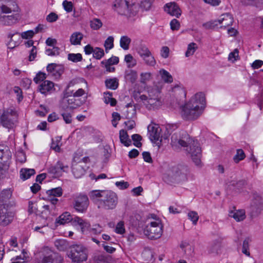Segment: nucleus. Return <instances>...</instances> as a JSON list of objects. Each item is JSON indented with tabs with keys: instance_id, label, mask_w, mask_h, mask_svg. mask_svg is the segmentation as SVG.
<instances>
[{
	"instance_id": "1",
	"label": "nucleus",
	"mask_w": 263,
	"mask_h": 263,
	"mask_svg": "<svg viewBox=\"0 0 263 263\" xmlns=\"http://www.w3.org/2000/svg\"><path fill=\"white\" fill-rule=\"evenodd\" d=\"M171 145L176 148L179 146L186 147V151L191 155L192 160L196 165L201 163V150L197 141L191 138L184 130L175 132L171 137Z\"/></svg>"
},
{
	"instance_id": "2",
	"label": "nucleus",
	"mask_w": 263,
	"mask_h": 263,
	"mask_svg": "<svg viewBox=\"0 0 263 263\" xmlns=\"http://www.w3.org/2000/svg\"><path fill=\"white\" fill-rule=\"evenodd\" d=\"M173 107L180 106V114L185 120H195L202 114L205 106V98L202 92H199L193 96L184 105L180 106L179 102L172 104Z\"/></svg>"
},
{
	"instance_id": "3",
	"label": "nucleus",
	"mask_w": 263,
	"mask_h": 263,
	"mask_svg": "<svg viewBox=\"0 0 263 263\" xmlns=\"http://www.w3.org/2000/svg\"><path fill=\"white\" fill-rule=\"evenodd\" d=\"M90 200L98 209L112 210L118 203L116 194L109 190H92L89 193Z\"/></svg>"
},
{
	"instance_id": "4",
	"label": "nucleus",
	"mask_w": 263,
	"mask_h": 263,
	"mask_svg": "<svg viewBox=\"0 0 263 263\" xmlns=\"http://www.w3.org/2000/svg\"><path fill=\"white\" fill-rule=\"evenodd\" d=\"M190 171L186 166H168L163 173V179L168 183H179L187 180Z\"/></svg>"
},
{
	"instance_id": "5",
	"label": "nucleus",
	"mask_w": 263,
	"mask_h": 263,
	"mask_svg": "<svg viewBox=\"0 0 263 263\" xmlns=\"http://www.w3.org/2000/svg\"><path fill=\"white\" fill-rule=\"evenodd\" d=\"M114 8L118 14L130 17L137 14L139 6L135 0H116Z\"/></svg>"
},
{
	"instance_id": "6",
	"label": "nucleus",
	"mask_w": 263,
	"mask_h": 263,
	"mask_svg": "<svg viewBox=\"0 0 263 263\" xmlns=\"http://www.w3.org/2000/svg\"><path fill=\"white\" fill-rule=\"evenodd\" d=\"M17 8L16 5L11 7L10 5H6L0 2V24L4 25H11L16 23L19 19L18 14L6 15L15 11Z\"/></svg>"
},
{
	"instance_id": "7",
	"label": "nucleus",
	"mask_w": 263,
	"mask_h": 263,
	"mask_svg": "<svg viewBox=\"0 0 263 263\" xmlns=\"http://www.w3.org/2000/svg\"><path fill=\"white\" fill-rule=\"evenodd\" d=\"M140 99L148 110L157 109L162 105L160 91L156 88L149 89L147 96L142 95Z\"/></svg>"
},
{
	"instance_id": "8",
	"label": "nucleus",
	"mask_w": 263,
	"mask_h": 263,
	"mask_svg": "<svg viewBox=\"0 0 263 263\" xmlns=\"http://www.w3.org/2000/svg\"><path fill=\"white\" fill-rule=\"evenodd\" d=\"M37 263H62L63 258L48 247L43 248L37 254Z\"/></svg>"
},
{
	"instance_id": "9",
	"label": "nucleus",
	"mask_w": 263,
	"mask_h": 263,
	"mask_svg": "<svg viewBox=\"0 0 263 263\" xmlns=\"http://www.w3.org/2000/svg\"><path fill=\"white\" fill-rule=\"evenodd\" d=\"M163 233V226L159 219L151 221L144 229V234L149 239L159 238Z\"/></svg>"
},
{
	"instance_id": "10",
	"label": "nucleus",
	"mask_w": 263,
	"mask_h": 263,
	"mask_svg": "<svg viewBox=\"0 0 263 263\" xmlns=\"http://www.w3.org/2000/svg\"><path fill=\"white\" fill-rule=\"evenodd\" d=\"M68 256L74 262L80 263L87 258V250L81 245H74L71 246Z\"/></svg>"
},
{
	"instance_id": "11",
	"label": "nucleus",
	"mask_w": 263,
	"mask_h": 263,
	"mask_svg": "<svg viewBox=\"0 0 263 263\" xmlns=\"http://www.w3.org/2000/svg\"><path fill=\"white\" fill-rule=\"evenodd\" d=\"M17 114L14 107L4 110L1 116V122L3 126L10 128L13 127L17 119Z\"/></svg>"
},
{
	"instance_id": "12",
	"label": "nucleus",
	"mask_w": 263,
	"mask_h": 263,
	"mask_svg": "<svg viewBox=\"0 0 263 263\" xmlns=\"http://www.w3.org/2000/svg\"><path fill=\"white\" fill-rule=\"evenodd\" d=\"M86 99L82 100L70 96L69 92H66L61 102V107L64 110L77 108L83 104Z\"/></svg>"
},
{
	"instance_id": "13",
	"label": "nucleus",
	"mask_w": 263,
	"mask_h": 263,
	"mask_svg": "<svg viewBox=\"0 0 263 263\" xmlns=\"http://www.w3.org/2000/svg\"><path fill=\"white\" fill-rule=\"evenodd\" d=\"M137 51L140 57L144 61L145 64L154 66L156 62L148 47L145 45H140L137 48Z\"/></svg>"
},
{
	"instance_id": "14",
	"label": "nucleus",
	"mask_w": 263,
	"mask_h": 263,
	"mask_svg": "<svg viewBox=\"0 0 263 263\" xmlns=\"http://www.w3.org/2000/svg\"><path fill=\"white\" fill-rule=\"evenodd\" d=\"M89 203V202L87 196L81 194L74 198L73 206L77 212L84 213L86 211Z\"/></svg>"
},
{
	"instance_id": "15",
	"label": "nucleus",
	"mask_w": 263,
	"mask_h": 263,
	"mask_svg": "<svg viewBox=\"0 0 263 263\" xmlns=\"http://www.w3.org/2000/svg\"><path fill=\"white\" fill-rule=\"evenodd\" d=\"M68 170L67 165L61 161H58L55 164L48 168V173L52 174L55 177H59L61 176L64 172H67Z\"/></svg>"
},
{
	"instance_id": "16",
	"label": "nucleus",
	"mask_w": 263,
	"mask_h": 263,
	"mask_svg": "<svg viewBox=\"0 0 263 263\" xmlns=\"http://www.w3.org/2000/svg\"><path fill=\"white\" fill-rule=\"evenodd\" d=\"M147 129L151 141H162L161 129L158 124H150L148 126Z\"/></svg>"
},
{
	"instance_id": "17",
	"label": "nucleus",
	"mask_w": 263,
	"mask_h": 263,
	"mask_svg": "<svg viewBox=\"0 0 263 263\" xmlns=\"http://www.w3.org/2000/svg\"><path fill=\"white\" fill-rule=\"evenodd\" d=\"M164 10L170 15L175 16L177 18L179 17L182 13L179 6L175 2H170L166 4L164 6Z\"/></svg>"
},
{
	"instance_id": "18",
	"label": "nucleus",
	"mask_w": 263,
	"mask_h": 263,
	"mask_svg": "<svg viewBox=\"0 0 263 263\" xmlns=\"http://www.w3.org/2000/svg\"><path fill=\"white\" fill-rule=\"evenodd\" d=\"M13 214L9 212L4 206H0V223L3 226H7L13 219Z\"/></svg>"
},
{
	"instance_id": "19",
	"label": "nucleus",
	"mask_w": 263,
	"mask_h": 263,
	"mask_svg": "<svg viewBox=\"0 0 263 263\" xmlns=\"http://www.w3.org/2000/svg\"><path fill=\"white\" fill-rule=\"evenodd\" d=\"M64 70L63 66L55 63L49 64L47 66V71L48 74L54 77L55 78H60L63 73Z\"/></svg>"
},
{
	"instance_id": "20",
	"label": "nucleus",
	"mask_w": 263,
	"mask_h": 263,
	"mask_svg": "<svg viewBox=\"0 0 263 263\" xmlns=\"http://www.w3.org/2000/svg\"><path fill=\"white\" fill-rule=\"evenodd\" d=\"M87 166L81 162H73L72 165V172L76 178H80L85 173Z\"/></svg>"
},
{
	"instance_id": "21",
	"label": "nucleus",
	"mask_w": 263,
	"mask_h": 263,
	"mask_svg": "<svg viewBox=\"0 0 263 263\" xmlns=\"http://www.w3.org/2000/svg\"><path fill=\"white\" fill-rule=\"evenodd\" d=\"M11 158V153L9 148L3 145H0V163L6 165Z\"/></svg>"
},
{
	"instance_id": "22",
	"label": "nucleus",
	"mask_w": 263,
	"mask_h": 263,
	"mask_svg": "<svg viewBox=\"0 0 263 263\" xmlns=\"http://www.w3.org/2000/svg\"><path fill=\"white\" fill-rule=\"evenodd\" d=\"M217 23L221 24V28H226L232 25L233 23V17L230 13H225L221 16V18L217 21Z\"/></svg>"
},
{
	"instance_id": "23",
	"label": "nucleus",
	"mask_w": 263,
	"mask_h": 263,
	"mask_svg": "<svg viewBox=\"0 0 263 263\" xmlns=\"http://www.w3.org/2000/svg\"><path fill=\"white\" fill-rule=\"evenodd\" d=\"M54 83L50 81L46 80L43 81L39 85V90L43 94H46L51 92L54 90Z\"/></svg>"
},
{
	"instance_id": "24",
	"label": "nucleus",
	"mask_w": 263,
	"mask_h": 263,
	"mask_svg": "<svg viewBox=\"0 0 263 263\" xmlns=\"http://www.w3.org/2000/svg\"><path fill=\"white\" fill-rule=\"evenodd\" d=\"M73 224H78L81 227V231L84 233L88 230L90 227V223L86 220H84L80 217H75L73 220Z\"/></svg>"
},
{
	"instance_id": "25",
	"label": "nucleus",
	"mask_w": 263,
	"mask_h": 263,
	"mask_svg": "<svg viewBox=\"0 0 263 263\" xmlns=\"http://www.w3.org/2000/svg\"><path fill=\"white\" fill-rule=\"evenodd\" d=\"M83 34L80 32H74L71 35L69 41L71 45H79L83 39Z\"/></svg>"
},
{
	"instance_id": "26",
	"label": "nucleus",
	"mask_w": 263,
	"mask_h": 263,
	"mask_svg": "<svg viewBox=\"0 0 263 263\" xmlns=\"http://www.w3.org/2000/svg\"><path fill=\"white\" fill-rule=\"evenodd\" d=\"M229 216L233 218L237 221L243 220L245 217V212L243 210L231 211L230 212Z\"/></svg>"
},
{
	"instance_id": "27",
	"label": "nucleus",
	"mask_w": 263,
	"mask_h": 263,
	"mask_svg": "<svg viewBox=\"0 0 263 263\" xmlns=\"http://www.w3.org/2000/svg\"><path fill=\"white\" fill-rule=\"evenodd\" d=\"M105 85L108 89L116 90L119 86V80L116 78L107 79L105 81Z\"/></svg>"
},
{
	"instance_id": "28",
	"label": "nucleus",
	"mask_w": 263,
	"mask_h": 263,
	"mask_svg": "<svg viewBox=\"0 0 263 263\" xmlns=\"http://www.w3.org/2000/svg\"><path fill=\"white\" fill-rule=\"evenodd\" d=\"M119 138L121 143L125 146H129L131 144L132 141L126 130L122 129L120 131Z\"/></svg>"
},
{
	"instance_id": "29",
	"label": "nucleus",
	"mask_w": 263,
	"mask_h": 263,
	"mask_svg": "<svg viewBox=\"0 0 263 263\" xmlns=\"http://www.w3.org/2000/svg\"><path fill=\"white\" fill-rule=\"evenodd\" d=\"M35 173V171L34 169L22 168L20 171V177L22 180H25L34 175Z\"/></svg>"
},
{
	"instance_id": "30",
	"label": "nucleus",
	"mask_w": 263,
	"mask_h": 263,
	"mask_svg": "<svg viewBox=\"0 0 263 263\" xmlns=\"http://www.w3.org/2000/svg\"><path fill=\"white\" fill-rule=\"evenodd\" d=\"M73 218L70 214L69 212H65L60 215L59 217V220L57 222L60 224H64L66 223L71 221L73 223Z\"/></svg>"
},
{
	"instance_id": "31",
	"label": "nucleus",
	"mask_w": 263,
	"mask_h": 263,
	"mask_svg": "<svg viewBox=\"0 0 263 263\" xmlns=\"http://www.w3.org/2000/svg\"><path fill=\"white\" fill-rule=\"evenodd\" d=\"M104 95V102L108 104H110L111 106H115L117 104V101L115 98L112 97V93L109 91L104 92L103 93Z\"/></svg>"
},
{
	"instance_id": "32",
	"label": "nucleus",
	"mask_w": 263,
	"mask_h": 263,
	"mask_svg": "<svg viewBox=\"0 0 263 263\" xmlns=\"http://www.w3.org/2000/svg\"><path fill=\"white\" fill-rule=\"evenodd\" d=\"M221 247L220 242L217 240L213 241L209 247V252L217 254Z\"/></svg>"
},
{
	"instance_id": "33",
	"label": "nucleus",
	"mask_w": 263,
	"mask_h": 263,
	"mask_svg": "<svg viewBox=\"0 0 263 263\" xmlns=\"http://www.w3.org/2000/svg\"><path fill=\"white\" fill-rule=\"evenodd\" d=\"M48 197H60L62 195V189L60 187L53 188L46 191Z\"/></svg>"
},
{
	"instance_id": "34",
	"label": "nucleus",
	"mask_w": 263,
	"mask_h": 263,
	"mask_svg": "<svg viewBox=\"0 0 263 263\" xmlns=\"http://www.w3.org/2000/svg\"><path fill=\"white\" fill-rule=\"evenodd\" d=\"M124 77L126 81L134 83L137 78V73L133 70H129L126 71Z\"/></svg>"
},
{
	"instance_id": "35",
	"label": "nucleus",
	"mask_w": 263,
	"mask_h": 263,
	"mask_svg": "<svg viewBox=\"0 0 263 263\" xmlns=\"http://www.w3.org/2000/svg\"><path fill=\"white\" fill-rule=\"evenodd\" d=\"M159 73L161 75L162 79L165 83H172L173 81V78L171 74L166 70L162 69L159 71Z\"/></svg>"
},
{
	"instance_id": "36",
	"label": "nucleus",
	"mask_w": 263,
	"mask_h": 263,
	"mask_svg": "<svg viewBox=\"0 0 263 263\" xmlns=\"http://www.w3.org/2000/svg\"><path fill=\"white\" fill-rule=\"evenodd\" d=\"M131 42V39L127 36L124 35L121 37L120 40V45L124 50L129 49V45Z\"/></svg>"
},
{
	"instance_id": "37",
	"label": "nucleus",
	"mask_w": 263,
	"mask_h": 263,
	"mask_svg": "<svg viewBox=\"0 0 263 263\" xmlns=\"http://www.w3.org/2000/svg\"><path fill=\"white\" fill-rule=\"evenodd\" d=\"M198 46L195 43H191L188 45L187 50L185 52V57H189L194 54L195 51L197 49Z\"/></svg>"
},
{
	"instance_id": "38",
	"label": "nucleus",
	"mask_w": 263,
	"mask_h": 263,
	"mask_svg": "<svg viewBox=\"0 0 263 263\" xmlns=\"http://www.w3.org/2000/svg\"><path fill=\"white\" fill-rule=\"evenodd\" d=\"M12 195V192L10 190H4L0 194V201L2 202L7 201Z\"/></svg>"
},
{
	"instance_id": "39",
	"label": "nucleus",
	"mask_w": 263,
	"mask_h": 263,
	"mask_svg": "<svg viewBox=\"0 0 263 263\" xmlns=\"http://www.w3.org/2000/svg\"><path fill=\"white\" fill-rule=\"evenodd\" d=\"M246 157V155L242 149H238L236 151V154L234 156V161L237 163L240 161L243 160Z\"/></svg>"
},
{
	"instance_id": "40",
	"label": "nucleus",
	"mask_w": 263,
	"mask_h": 263,
	"mask_svg": "<svg viewBox=\"0 0 263 263\" xmlns=\"http://www.w3.org/2000/svg\"><path fill=\"white\" fill-rule=\"evenodd\" d=\"M102 23L99 18H93L90 22V27L93 30H98L102 26Z\"/></svg>"
},
{
	"instance_id": "41",
	"label": "nucleus",
	"mask_w": 263,
	"mask_h": 263,
	"mask_svg": "<svg viewBox=\"0 0 263 263\" xmlns=\"http://www.w3.org/2000/svg\"><path fill=\"white\" fill-rule=\"evenodd\" d=\"M114 39L112 36H108L105 41L104 46L106 52H107L108 50H110L114 47Z\"/></svg>"
},
{
	"instance_id": "42",
	"label": "nucleus",
	"mask_w": 263,
	"mask_h": 263,
	"mask_svg": "<svg viewBox=\"0 0 263 263\" xmlns=\"http://www.w3.org/2000/svg\"><path fill=\"white\" fill-rule=\"evenodd\" d=\"M60 50L58 47L53 46L52 48L46 49L45 53L48 56H57L60 54Z\"/></svg>"
},
{
	"instance_id": "43",
	"label": "nucleus",
	"mask_w": 263,
	"mask_h": 263,
	"mask_svg": "<svg viewBox=\"0 0 263 263\" xmlns=\"http://www.w3.org/2000/svg\"><path fill=\"white\" fill-rule=\"evenodd\" d=\"M68 60L77 63L82 61V56L80 53H69L68 54Z\"/></svg>"
},
{
	"instance_id": "44",
	"label": "nucleus",
	"mask_w": 263,
	"mask_h": 263,
	"mask_svg": "<svg viewBox=\"0 0 263 263\" xmlns=\"http://www.w3.org/2000/svg\"><path fill=\"white\" fill-rule=\"evenodd\" d=\"M104 55V52L103 49L99 47L94 48L93 52V57L96 59L99 60Z\"/></svg>"
},
{
	"instance_id": "45",
	"label": "nucleus",
	"mask_w": 263,
	"mask_h": 263,
	"mask_svg": "<svg viewBox=\"0 0 263 263\" xmlns=\"http://www.w3.org/2000/svg\"><path fill=\"white\" fill-rule=\"evenodd\" d=\"M132 139L135 146L140 147L142 146V143L140 142L142 140V137L140 135L134 134L132 136Z\"/></svg>"
},
{
	"instance_id": "46",
	"label": "nucleus",
	"mask_w": 263,
	"mask_h": 263,
	"mask_svg": "<svg viewBox=\"0 0 263 263\" xmlns=\"http://www.w3.org/2000/svg\"><path fill=\"white\" fill-rule=\"evenodd\" d=\"M62 5L67 12L69 13L72 11L73 6L71 2L65 0L63 2Z\"/></svg>"
},
{
	"instance_id": "47",
	"label": "nucleus",
	"mask_w": 263,
	"mask_h": 263,
	"mask_svg": "<svg viewBox=\"0 0 263 263\" xmlns=\"http://www.w3.org/2000/svg\"><path fill=\"white\" fill-rule=\"evenodd\" d=\"M187 216L192 221L194 225L197 224L199 219V216L197 212L195 211H191L189 212Z\"/></svg>"
},
{
	"instance_id": "48",
	"label": "nucleus",
	"mask_w": 263,
	"mask_h": 263,
	"mask_svg": "<svg viewBox=\"0 0 263 263\" xmlns=\"http://www.w3.org/2000/svg\"><path fill=\"white\" fill-rule=\"evenodd\" d=\"M115 232L119 234H123L125 233L124 223L122 221L119 222L115 229Z\"/></svg>"
},
{
	"instance_id": "49",
	"label": "nucleus",
	"mask_w": 263,
	"mask_h": 263,
	"mask_svg": "<svg viewBox=\"0 0 263 263\" xmlns=\"http://www.w3.org/2000/svg\"><path fill=\"white\" fill-rule=\"evenodd\" d=\"M46 78V74L45 73L42 72H38L35 77L33 79L34 82L37 84L41 81H44V80Z\"/></svg>"
},
{
	"instance_id": "50",
	"label": "nucleus",
	"mask_w": 263,
	"mask_h": 263,
	"mask_svg": "<svg viewBox=\"0 0 263 263\" xmlns=\"http://www.w3.org/2000/svg\"><path fill=\"white\" fill-rule=\"evenodd\" d=\"M102 231V227L99 224L93 225L92 228L90 229V232L96 235L100 234Z\"/></svg>"
},
{
	"instance_id": "51",
	"label": "nucleus",
	"mask_w": 263,
	"mask_h": 263,
	"mask_svg": "<svg viewBox=\"0 0 263 263\" xmlns=\"http://www.w3.org/2000/svg\"><path fill=\"white\" fill-rule=\"evenodd\" d=\"M238 180L235 176H232L230 177L226 181V184L228 186H232L233 187L236 186Z\"/></svg>"
},
{
	"instance_id": "52",
	"label": "nucleus",
	"mask_w": 263,
	"mask_h": 263,
	"mask_svg": "<svg viewBox=\"0 0 263 263\" xmlns=\"http://www.w3.org/2000/svg\"><path fill=\"white\" fill-rule=\"evenodd\" d=\"M55 246L60 251L65 250L67 247L66 242L63 240L55 241Z\"/></svg>"
},
{
	"instance_id": "53",
	"label": "nucleus",
	"mask_w": 263,
	"mask_h": 263,
	"mask_svg": "<svg viewBox=\"0 0 263 263\" xmlns=\"http://www.w3.org/2000/svg\"><path fill=\"white\" fill-rule=\"evenodd\" d=\"M154 0H144L141 3V7L145 10H148L151 8Z\"/></svg>"
},
{
	"instance_id": "54",
	"label": "nucleus",
	"mask_w": 263,
	"mask_h": 263,
	"mask_svg": "<svg viewBox=\"0 0 263 263\" xmlns=\"http://www.w3.org/2000/svg\"><path fill=\"white\" fill-rule=\"evenodd\" d=\"M170 26L172 30H178L180 27V24L177 19L174 18L170 22Z\"/></svg>"
},
{
	"instance_id": "55",
	"label": "nucleus",
	"mask_w": 263,
	"mask_h": 263,
	"mask_svg": "<svg viewBox=\"0 0 263 263\" xmlns=\"http://www.w3.org/2000/svg\"><path fill=\"white\" fill-rule=\"evenodd\" d=\"M119 62V58L117 57H112L107 60H104L101 62V64L104 63H108L111 65L117 64Z\"/></svg>"
},
{
	"instance_id": "56",
	"label": "nucleus",
	"mask_w": 263,
	"mask_h": 263,
	"mask_svg": "<svg viewBox=\"0 0 263 263\" xmlns=\"http://www.w3.org/2000/svg\"><path fill=\"white\" fill-rule=\"evenodd\" d=\"M34 34L33 30H30L27 31L23 32L21 33V36L23 39H28L32 38Z\"/></svg>"
},
{
	"instance_id": "57",
	"label": "nucleus",
	"mask_w": 263,
	"mask_h": 263,
	"mask_svg": "<svg viewBox=\"0 0 263 263\" xmlns=\"http://www.w3.org/2000/svg\"><path fill=\"white\" fill-rule=\"evenodd\" d=\"M238 57V50L235 49L234 51L231 52L228 57V59L230 61H235L237 60V58Z\"/></svg>"
},
{
	"instance_id": "58",
	"label": "nucleus",
	"mask_w": 263,
	"mask_h": 263,
	"mask_svg": "<svg viewBox=\"0 0 263 263\" xmlns=\"http://www.w3.org/2000/svg\"><path fill=\"white\" fill-rule=\"evenodd\" d=\"M58 19V15L54 12H51L46 17L47 21L50 23L55 22Z\"/></svg>"
},
{
	"instance_id": "59",
	"label": "nucleus",
	"mask_w": 263,
	"mask_h": 263,
	"mask_svg": "<svg viewBox=\"0 0 263 263\" xmlns=\"http://www.w3.org/2000/svg\"><path fill=\"white\" fill-rule=\"evenodd\" d=\"M249 249V241L245 239L243 242L242 252L247 256H250V252L248 251Z\"/></svg>"
},
{
	"instance_id": "60",
	"label": "nucleus",
	"mask_w": 263,
	"mask_h": 263,
	"mask_svg": "<svg viewBox=\"0 0 263 263\" xmlns=\"http://www.w3.org/2000/svg\"><path fill=\"white\" fill-rule=\"evenodd\" d=\"M170 53L169 48L167 46H163L161 50V55L163 58H167L168 57Z\"/></svg>"
},
{
	"instance_id": "61",
	"label": "nucleus",
	"mask_w": 263,
	"mask_h": 263,
	"mask_svg": "<svg viewBox=\"0 0 263 263\" xmlns=\"http://www.w3.org/2000/svg\"><path fill=\"white\" fill-rule=\"evenodd\" d=\"M115 184L121 190L127 189L129 186L128 183L124 181H117L116 182Z\"/></svg>"
},
{
	"instance_id": "62",
	"label": "nucleus",
	"mask_w": 263,
	"mask_h": 263,
	"mask_svg": "<svg viewBox=\"0 0 263 263\" xmlns=\"http://www.w3.org/2000/svg\"><path fill=\"white\" fill-rule=\"evenodd\" d=\"M13 90L14 92L17 95L18 101H21L23 98L21 89L19 87L15 86L14 87Z\"/></svg>"
},
{
	"instance_id": "63",
	"label": "nucleus",
	"mask_w": 263,
	"mask_h": 263,
	"mask_svg": "<svg viewBox=\"0 0 263 263\" xmlns=\"http://www.w3.org/2000/svg\"><path fill=\"white\" fill-rule=\"evenodd\" d=\"M143 158L144 160L148 163H152L153 160L151 154L147 152H144L142 153Z\"/></svg>"
},
{
	"instance_id": "64",
	"label": "nucleus",
	"mask_w": 263,
	"mask_h": 263,
	"mask_svg": "<svg viewBox=\"0 0 263 263\" xmlns=\"http://www.w3.org/2000/svg\"><path fill=\"white\" fill-rule=\"evenodd\" d=\"M62 116L63 117V120L67 124H69L72 121V118L71 114L70 113H62Z\"/></svg>"
}]
</instances>
